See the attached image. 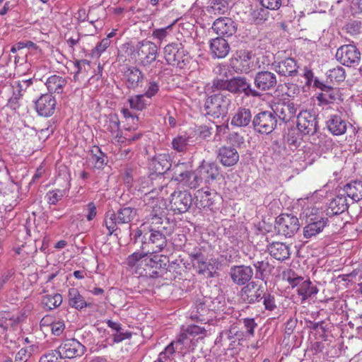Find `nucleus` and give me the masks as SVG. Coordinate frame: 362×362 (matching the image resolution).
I'll return each mask as SVG.
<instances>
[{
  "label": "nucleus",
  "instance_id": "39",
  "mask_svg": "<svg viewBox=\"0 0 362 362\" xmlns=\"http://www.w3.org/2000/svg\"><path fill=\"white\" fill-rule=\"evenodd\" d=\"M106 324L110 328L116 332L112 334V339L115 343H119L124 339L131 338L132 332H124L121 324L111 320H106Z\"/></svg>",
  "mask_w": 362,
  "mask_h": 362
},
{
  "label": "nucleus",
  "instance_id": "48",
  "mask_svg": "<svg viewBox=\"0 0 362 362\" xmlns=\"http://www.w3.org/2000/svg\"><path fill=\"white\" fill-rule=\"evenodd\" d=\"M195 196L197 200L199 202V207L208 208L214 204L213 199L211 197V193L208 190L204 191L203 189H199Z\"/></svg>",
  "mask_w": 362,
  "mask_h": 362
},
{
  "label": "nucleus",
  "instance_id": "8",
  "mask_svg": "<svg viewBox=\"0 0 362 362\" xmlns=\"http://www.w3.org/2000/svg\"><path fill=\"white\" fill-rule=\"evenodd\" d=\"M252 125L256 132L268 134L276 127L277 118L271 111L260 112L254 117Z\"/></svg>",
  "mask_w": 362,
  "mask_h": 362
},
{
  "label": "nucleus",
  "instance_id": "1",
  "mask_svg": "<svg viewBox=\"0 0 362 362\" xmlns=\"http://www.w3.org/2000/svg\"><path fill=\"white\" fill-rule=\"evenodd\" d=\"M152 254L142 250L129 255L126 259L128 269L139 276L157 278L158 276L157 269L161 266L160 257Z\"/></svg>",
  "mask_w": 362,
  "mask_h": 362
},
{
  "label": "nucleus",
  "instance_id": "30",
  "mask_svg": "<svg viewBox=\"0 0 362 362\" xmlns=\"http://www.w3.org/2000/svg\"><path fill=\"white\" fill-rule=\"evenodd\" d=\"M188 350L187 341H185L184 339H181L177 336L175 340L173 341L165 347V350L159 354L158 357L172 359L171 356L176 351L180 353H186Z\"/></svg>",
  "mask_w": 362,
  "mask_h": 362
},
{
  "label": "nucleus",
  "instance_id": "20",
  "mask_svg": "<svg viewBox=\"0 0 362 362\" xmlns=\"http://www.w3.org/2000/svg\"><path fill=\"white\" fill-rule=\"evenodd\" d=\"M212 29L218 35L230 37L236 33L237 25L231 18L221 17L214 22Z\"/></svg>",
  "mask_w": 362,
  "mask_h": 362
},
{
  "label": "nucleus",
  "instance_id": "37",
  "mask_svg": "<svg viewBox=\"0 0 362 362\" xmlns=\"http://www.w3.org/2000/svg\"><path fill=\"white\" fill-rule=\"evenodd\" d=\"M66 83V78L58 75H52L47 79L45 84L50 93H62Z\"/></svg>",
  "mask_w": 362,
  "mask_h": 362
},
{
  "label": "nucleus",
  "instance_id": "6",
  "mask_svg": "<svg viewBox=\"0 0 362 362\" xmlns=\"http://www.w3.org/2000/svg\"><path fill=\"white\" fill-rule=\"evenodd\" d=\"M164 58L172 66L183 69L189 63L188 52L180 42H172L163 49Z\"/></svg>",
  "mask_w": 362,
  "mask_h": 362
},
{
  "label": "nucleus",
  "instance_id": "11",
  "mask_svg": "<svg viewBox=\"0 0 362 362\" xmlns=\"http://www.w3.org/2000/svg\"><path fill=\"white\" fill-rule=\"evenodd\" d=\"M228 92L233 94H244L247 97H259L261 93L252 88L245 77L237 76L229 79Z\"/></svg>",
  "mask_w": 362,
  "mask_h": 362
},
{
  "label": "nucleus",
  "instance_id": "19",
  "mask_svg": "<svg viewBox=\"0 0 362 362\" xmlns=\"http://www.w3.org/2000/svg\"><path fill=\"white\" fill-rule=\"evenodd\" d=\"M233 282L238 286L245 285L253 276V269L250 266H233L229 272Z\"/></svg>",
  "mask_w": 362,
  "mask_h": 362
},
{
  "label": "nucleus",
  "instance_id": "52",
  "mask_svg": "<svg viewBox=\"0 0 362 362\" xmlns=\"http://www.w3.org/2000/svg\"><path fill=\"white\" fill-rule=\"evenodd\" d=\"M327 77L331 81H335L337 83L344 81L346 78L345 69L340 66H337V67L327 71Z\"/></svg>",
  "mask_w": 362,
  "mask_h": 362
},
{
  "label": "nucleus",
  "instance_id": "61",
  "mask_svg": "<svg viewBox=\"0 0 362 362\" xmlns=\"http://www.w3.org/2000/svg\"><path fill=\"white\" fill-rule=\"evenodd\" d=\"M173 25L174 23H172L165 28L153 30L152 32V37L161 42L163 40H165L167 36L169 35Z\"/></svg>",
  "mask_w": 362,
  "mask_h": 362
},
{
  "label": "nucleus",
  "instance_id": "59",
  "mask_svg": "<svg viewBox=\"0 0 362 362\" xmlns=\"http://www.w3.org/2000/svg\"><path fill=\"white\" fill-rule=\"evenodd\" d=\"M106 130L113 136L118 137L119 134V122L117 117H111L105 125Z\"/></svg>",
  "mask_w": 362,
  "mask_h": 362
},
{
  "label": "nucleus",
  "instance_id": "26",
  "mask_svg": "<svg viewBox=\"0 0 362 362\" xmlns=\"http://www.w3.org/2000/svg\"><path fill=\"white\" fill-rule=\"evenodd\" d=\"M328 222L327 218L315 217L310 218V222L303 228V235L305 238H311L320 233L327 226Z\"/></svg>",
  "mask_w": 362,
  "mask_h": 362
},
{
  "label": "nucleus",
  "instance_id": "31",
  "mask_svg": "<svg viewBox=\"0 0 362 362\" xmlns=\"http://www.w3.org/2000/svg\"><path fill=\"white\" fill-rule=\"evenodd\" d=\"M251 122H252V120L250 109L240 107L235 112L230 124L235 127H245L248 126Z\"/></svg>",
  "mask_w": 362,
  "mask_h": 362
},
{
  "label": "nucleus",
  "instance_id": "16",
  "mask_svg": "<svg viewBox=\"0 0 362 362\" xmlns=\"http://www.w3.org/2000/svg\"><path fill=\"white\" fill-rule=\"evenodd\" d=\"M277 84L276 76L269 71H258L254 77L255 90L259 91H267L274 89Z\"/></svg>",
  "mask_w": 362,
  "mask_h": 362
},
{
  "label": "nucleus",
  "instance_id": "5",
  "mask_svg": "<svg viewBox=\"0 0 362 362\" xmlns=\"http://www.w3.org/2000/svg\"><path fill=\"white\" fill-rule=\"evenodd\" d=\"M136 215V209L130 206L120 208L117 212L109 211L105 217V225L112 235L118 229V226L132 222Z\"/></svg>",
  "mask_w": 362,
  "mask_h": 362
},
{
  "label": "nucleus",
  "instance_id": "35",
  "mask_svg": "<svg viewBox=\"0 0 362 362\" xmlns=\"http://www.w3.org/2000/svg\"><path fill=\"white\" fill-rule=\"evenodd\" d=\"M68 300L69 305L76 310H81L90 305V303L85 300L83 296L81 295L78 290L76 288L69 289Z\"/></svg>",
  "mask_w": 362,
  "mask_h": 362
},
{
  "label": "nucleus",
  "instance_id": "29",
  "mask_svg": "<svg viewBox=\"0 0 362 362\" xmlns=\"http://www.w3.org/2000/svg\"><path fill=\"white\" fill-rule=\"evenodd\" d=\"M188 350L187 341H185L184 339H181L177 336L175 340L173 341L165 347V350L159 354L158 357L172 359L171 356L176 351L180 353H186Z\"/></svg>",
  "mask_w": 362,
  "mask_h": 362
},
{
  "label": "nucleus",
  "instance_id": "14",
  "mask_svg": "<svg viewBox=\"0 0 362 362\" xmlns=\"http://www.w3.org/2000/svg\"><path fill=\"white\" fill-rule=\"evenodd\" d=\"M62 358H74L82 356L86 351L85 346L76 339L64 340L57 348Z\"/></svg>",
  "mask_w": 362,
  "mask_h": 362
},
{
  "label": "nucleus",
  "instance_id": "10",
  "mask_svg": "<svg viewBox=\"0 0 362 362\" xmlns=\"http://www.w3.org/2000/svg\"><path fill=\"white\" fill-rule=\"evenodd\" d=\"M192 203V195L187 190H175L170 194V209L175 213L182 214L187 211Z\"/></svg>",
  "mask_w": 362,
  "mask_h": 362
},
{
  "label": "nucleus",
  "instance_id": "44",
  "mask_svg": "<svg viewBox=\"0 0 362 362\" xmlns=\"http://www.w3.org/2000/svg\"><path fill=\"white\" fill-rule=\"evenodd\" d=\"M323 87V92L317 97L319 100L328 104L339 98V91L338 89L334 88L329 86Z\"/></svg>",
  "mask_w": 362,
  "mask_h": 362
},
{
  "label": "nucleus",
  "instance_id": "32",
  "mask_svg": "<svg viewBox=\"0 0 362 362\" xmlns=\"http://www.w3.org/2000/svg\"><path fill=\"white\" fill-rule=\"evenodd\" d=\"M168 158L169 156L167 154L156 156L150 163V168L158 175H163L172 168Z\"/></svg>",
  "mask_w": 362,
  "mask_h": 362
},
{
  "label": "nucleus",
  "instance_id": "55",
  "mask_svg": "<svg viewBox=\"0 0 362 362\" xmlns=\"http://www.w3.org/2000/svg\"><path fill=\"white\" fill-rule=\"evenodd\" d=\"M250 59L251 57L250 54L245 52L240 54L238 58H235V62L240 64L238 70L243 73H248L250 70Z\"/></svg>",
  "mask_w": 362,
  "mask_h": 362
},
{
  "label": "nucleus",
  "instance_id": "45",
  "mask_svg": "<svg viewBox=\"0 0 362 362\" xmlns=\"http://www.w3.org/2000/svg\"><path fill=\"white\" fill-rule=\"evenodd\" d=\"M62 296L59 293L44 296L42 298L43 307L47 310H52L59 307L62 303Z\"/></svg>",
  "mask_w": 362,
  "mask_h": 362
},
{
  "label": "nucleus",
  "instance_id": "58",
  "mask_svg": "<svg viewBox=\"0 0 362 362\" xmlns=\"http://www.w3.org/2000/svg\"><path fill=\"white\" fill-rule=\"evenodd\" d=\"M90 160L93 164L94 168L97 169H102L107 164L105 154L99 148H98L97 153L91 155Z\"/></svg>",
  "mask_w": 362,
  "mask_h": 362
},
{
  "label": "nucleus",
  "instance_id": "43",
  "mask_svg": "<svg viewBox=\"0 0 362 362\" xmlns=\"http://www.w3.org/2000/svg\"><path fill=\"white\" fill-rule=\"evenodd\" d=\"M253 259L252 264L256 269V276L259 279H263L267 274L270 272V265L267 259L260 258L255 259V256L252 258Z\"/></svg>",
  "mask_w": 362,
  "mask_h": 362
},
{
  "label": "nucleus",
  "instance_id": "13",
  "mask_svg": "<svg viewBox=\"0 0 362 362\" xmlns=\"http://www.w3.org/2000/svg\"><path fill=\"white\" fill-rule=\"evenodd\" d=\"M265 287L255 281L247 284L240 291V298L243 302L254 304L264 297Z\"/></svg>",
  "mask_w": 362,
  "mask_h": 362
},
{
  "label": "nucleus",
  "instance_id": "41",
  "mask_svg": "<svg viewBox=\"0 0 362 362\" xmlns=\"http://www.w3.org/2000/svg\"><path fill=\"white\" fill-rule=\"evenodd\" d=\"M191 170L190 166L186 163H178L171 168L173 179L180 183L187 177Z\"/></svg>",
  "mask_w": 362,
  "mask_h": 362
},
{
  "label": "nucleus",
  "instance_id": "17",
  "mask_svg": "<svg viewBox=\"0 0 362 362\" xmlns=\"http://www.w3.org/2000/svg\"><path fill=\"white\" fill-rule=\"evenodd\" d=\"M202 183L204 182L209 187L220 175L219 168L216 163L203 160L197 168Z\"/></svg>",
  "mask_w": 362,
  "mask_h": 362
},
{
  "label": "nucleus",
  "instance_id": "7",
  "mask_svg": "<svg viewBox=\"0 0 362 362\" xmlns=\"http://www.w3.org/2000/svg\"><path fill=\"white\" fill-rule=\"evenodd\" d=\"M275 228L279 234L287 238L293 236L300 228V223L297 216L282 214L276 219Z\"/></svg>",
  "mask_w": 362,
  "mask_h": 362
},
{
  "label": "nucleus",
  "instance_id": "50",
  "mask_svg": "<svg viewBox=\"0 0 362 362\" xmlns=\"http://www.w3.org/2000/svg\"><path fill=\"white\" fill-rule=\"evenodd\" d=\"M219 71H225V73L221 77H217L213 80L212 88L216 90H229V79H225L227 77V71L225 66L218 67Z\"/></svg>",
  "mask_w": 362,
  "mask_h": 362
},
{
  "label": "nucleus",
  "instance_id": "27",
  "mask_svg": "<svg viewBox=\"0 0 362 362\" xmlns=\"http://www.w3.org/2000/svg\"><path fill=\"white\" fill-rule=\"evenodd\" d=\"M218 158L223 165L230 167L238 163L239 154L233 147L222 146L218 151Z\"/></svg>",
  "mask_w": 362,
  "mask_h": 362
},
{
  "label": "nucleus",
  "instance_id": "56",
  "mask_svg": "<svg viewBox=\"0 0 362 362\" xmlns=\"http://www.w3.org/2000/svg\"><path fill=\"white\" fill-rule=\"evenodd\" d=\"M251 16L255 23L259 24L267 19L269 16V12L267 8L262 6L253 9L251 13Z\"/></svg>",
  "mask_w": 362,
  "mask_h": 362
},
{
  "label": "nucleus",
  "instance_id": "28",
  "mask_svg": "<svg viewBox=\"0 0 362 362\" xmlns=\"http://www.w3.org/2000/svg\"><path fill=\"white\" fill-rule=\"evenodd\" d=\"M267 250L272 257L279 261L287 259L291 255L290 246L281 242L271 243Z\"/></svg>",
  "mask_w": 362,
  "mask_h": 362
},
{
  "label": "nucleus",
  "instance_id": "62",
  "mask_svg": "<svg viewBox=\"0 0 362 362\" xmlns=\"http://www.w3.org/2000/svg\"><path fill=\"white\" fill-rule=\"evenodd\" d=\"M62 358L59 354V351L56 349L42 355L39 362H59V360Z\"/></svg>",
  "mask_w": 362,
  "mask_h": 362
},
{
  "label": "nucleus",
  "instance_id": "38",
  "mask_svg": "<svg viewBox=\"0 0 362 362\" xmlns=\"http://www.w3.org/2000/svg\"><path fill=\"white\" fill-rule=\"evenodd\" d=\"M344 191L354 202H359L362 199V181L355 180L346 184Z\"/></svg>",
  "mask_w": 362,
  "mask_h": 362
},
{
  "label": "nucleus",
  "instance_id": "2",
  "mask_svg": "<svg viewBox=\"0 0 362 362\" xmlns=\"http://www.w3.org/2000/svg\"><path fill=\"white\" fill-rule=\"evenodd\" d=\"M168 224V222L146 224L144 227H148V232L143 235L141 250L151 253L162 251L167 245L166 235L170 232L168 231L166 225Z\"/></svg>",
  "mask_w": 362,
  "mask_h": 362
},
{
  "label": "nucleus",
  "instance_id": "24",
  "mask_svg": "<svg viewBox=\"0 0 362 362\" xmlns=\"http://www.w3.org/2000/svg\"><path fill=\"white\" fill-rule=\"evenodd\" d=\"M209 47L212 57L218 59L225 58L230 49L228 41L220 37L211 40Z\"/></svg>",
  "mask_w": 362,
  "mask_h": 362
},
{
  "label": "nucleus",
  "instance_id": "53",
  "mask_svg": "<svg viewBox=\"0 0 362 362\" xmlns=\"http://www.w3.org/2000/svg\"><path fill=\"white\" fill-rule=\"evenodd\" d=\"M199 173L197 170L192 171L189 170L187 177L182 181V184L190 189L197 188L202 183L200 177H199Z\"/></svg>",
  "mask_w": 362,
  "mask_h": 362
},
{
  "label": "nucleus",
  "instance_id": "40",
  "mask_svg": "<svg viewBox=\"0 0 362 362\" xmlns=\"http://www.w3.org/2000/svg\"><path fill=\"white\" fill-rule=\"evenodd\" d=\"M209 311V308L206 305V302L199 300L196 302L192 310L190 318L199 322L208 321L209 320L205 318V316L208 314Z\"/></svg>",
  "mask_w": 362,
  "mask_h": 362
},
{
  "label": "nucleus",
  "instance_id": "15",
  "mask_svg": "<svg viewBox=\"0 0 362 362\" xmlns=\"http://www.w3.org/2000/svg\"><path fill=\"white\" fill-rule=\"evenodd\" d=\"M207 335V330L204 327L197 325H189L182 326L178 337L185 341H187V348L189 349L193 348L194 343L193 342L194 337L198 339H204Z\"/></svg>",
  "mask_w": 362,
  "mask_h": 362
},
{
  "label": "nucleus",
  "instance_id": "3",
  "mask_svg": "<svg viewBox=\"0 0 362 362\" xmlns=\"http://www.w3.org/2000/svg\"><path fill=\"white\" fill-rule=\"evenodd\" d=\"M158 54V46L153 42L144 40L130 49L131 58L139 60L141 66H146L156 61Z\"/></svg>",
  "mask_w": 362,
  "mask_h": 362
},
{
  "label": "nucleus",
  "instance_id": "12",
  "mask_svg": "<svg viewBox=\"0 0 362 362\" xmlns=\"http://www.w3.org/2000/svg\"><path fill=\"white\" fill-rule=\"evenodd\" d=\"M297 127L304 134L313 135L318 129L316 115L308 110L300 112L297 117Z\"/></svg>",
  "mask_w": 362,
  "mask_h": 362
},
{
  "label": "nucleus",
  "instance_id": "33",
  "mask_svg": "<svg viewBox=\"0 0 362 362\" xmlns=\"http://www.w3.org/2000/svg\"><path fill=\"white\" fill-rule=\"evenodd\" d=\"M348 209L346 197L344 195H338L334 198L329 203L327 210V215L334 216L341 214Z\"/></svg>",
  "mask_w": 362,
  "mask_h": 362
},
{
  "label": "nucleus",
  "instance_id": "18",
  "mask_svg": "<svg viewBox=\"0 0 362 362\" xmlns=\"http://www.w3.org/2000/svg\"><path fill=\"white\" fill-rule=\"evenodd\" d=\"M57 102L51 94L42 95L35 103V107L40 116L48 117L55 111Z\"/></svg>",
  "mask_w": 362,
  "mask_h": 362
},
{
  "label": "nucleus",
  "instance_id": "36",
  "mask_svg": "<svg viewBox=\"0 0 362 362\" xmlns=\"http://www.w3.org/2000/svg\"><path fill=\"white\" fill-rule=\"evenodd\" d=\"M237 332L235 328L222 331L216 339V344L225 346L228 349H233L235 342Z\"/></svg>",
  "mask_w": 362,
  "mask_h": 362
},
{
  "label": "nucleus",
  "instance_id": "42",
  "mask_svg": "<svg viewBox=\"0 0 362 362\" xmlns=\"http://www.w3.org/2000/svg\"><path fill=\"white\" fill-rule=\"evenodd\" d=\"M298 294L302 297V300L304 301L309 298L315 296L318 289L315 286H313L310 280H305L301 282L300 286L297 290Z\"/></svg>",
  "mask_w": 362,
  "mask_h": 362
},
{
  "label": "nucleus",
  "instance_id": "49",
  "mask_svg": "<svg viewBox=\"0 0 362 362\" xmlns=\"http://www.w3.org/2000/svg\"><path fill=\"white\" fill-rule=\"evenodd\" d=\"M229 2L230 0H213L208 11L215 15L224 14L228 10Z\"/></svg>",
  "mask_w": 362,
  "mask_h": 362
},
{
  "label": "nucleus",
  "instance_id": "23",
  "mask_svg": "<svg viewBox=\"0 0 362 362\" xmlns=\"http://www.w3.org/2000/svg\"><path fill=\"white\" fill-rule=\"evenodd\" d=\"M348 124V122L338 114L329 115L326 122L329 132L335 136L344 134L346 132Z\"/></svg>",
  "mask_w": 362,
  "mask_h": 362
},
{
  "label": "nucleus",
  "instance_id": "25",
  "mask_svg": "<svg viewBox=\"0 0 362 362\" xmlns=\"http://www.w3.org/2000/svg\"><path fill=\"white\" fill-rule=\"evenodd\" d=\"M146 204L148 210H151V218L149 223H164L165 207L163 200L160 198H153Z\"/></svg>",
  "mask_w": 362,
  "mask_h": 362
},
{
  "label": "nucleus",
  "instance_id": "34",
  "mask_svg": "<svg viewBox=\"0 0 362 362\" xmlns=\"http://www.w3.org/2000/svg\"><path fill=\"white\" fill-rule=\"evenodd\" d=\"M124 77L127 82V86L130 88H136L139 86L144 79V74L137 67H128L124 71Z\"/></svg>",
  "mask_w": 362,
  "mask_h": 362
},
{
  "label": "nucleus",
  "instance_id": "46",
  "mask_svg": "<svg viewBox=\"0 0 362 362\" xmlns=\"http://www.w3.org/2000/svg\"><path fill=\"white\" fill-rule=\"evenodd\" d=\"M190 137L187 135H179L175 137L172 142V148L178 153H185L189 145Z\"/></svg>",
  "mask_w": 362,
  "mask_h": 362
},
{
  "label": "nucleus",
  "instance_id": "63",
  "mask_svg": "<svg viewBox=\"0 0 362 362\" xmlns=\"http://www.w3.org/2000/svg\"><path fill=\"white\" fill-rule=\"evenodd\" d=\"M262 299L266 310L273 311L276 308L275 297L271 293L264 292Z\"/></svg>",
  "mask_w": 362,
  "mask_h": 362
},
{
  "label": "nucleus",
  "instance_id": "47",
  "mask_svg": "<svg viewBox=\"0 0 362 362\" xmlns=\"http://www.w3.org/2000/svg\"><path fill=\"white\" fill-rule=\"evenodd\" d=\"M145 97L146 96L144 95V94L131 96L128 99L131 109L137 111H142L143 110L146 109V107L149 105V103L145 99Z\"/></svg>",
  "mask_w": 362,
  "mask_h": 362
},
{
  "label": "nucleus",
  "instance_id": "64",
  "mask_svg": "<svg viewBox=\"0 0 362 362\" xmlns=\"http://www.w3.org/2000/svg\"><path fill=\"white\" fill-rule=\"evenodd\" d=\"M159 90V85L158 82L155 81H149L147 84V89L144 93V95L147 98H151L154 96Z\"/></svg>",
  "mask_w": 362,
  "mask_h": 362
},
{
  "label": "nucleus",
  "instance_id": "60",
  "mask_svg": "<svg viewBox=\"0 0 362 362\" xmlns=\"http://www.w3.org/2000/svg\"><path fill=\"white\" fill-rule=\"evenodd\" d=\"M110 40L108 38L103 39L94 49L91 51V56L93 57H100L106 49L110 45Z\"/></svg>",
  "mask_w": 362,
  "mask_h": 362
},
{
  "label": "nucleus",
  "instance_id": "54",
  "mask_svg": "<svg viewBox=\"0 0 362 362\" xmlns=\"http://www.w3.org/2000/svg\"><path fill=\"white\" fill-rule=\"evenodd\" d=\"M66 194L64 189H55L46 193L45 199L49 204L55 205Z\"/></svg>",
  "mask_w": 362,
  "mask_h": 362
},
{
  "label": "nucleus",
  "instance_id": "21",
  "mask_svg": "<svg viewBox=\"0 0 362 362\" xmlns=\"http://www.w3.org/2000/svg\"><path fill=\"white\" fill-rule=\"evenodd\" d=\"M273 110L276 117L284 122H288L296 116L298 105L291 101L281 102L276 104Z\"/></svg>",
  "mask_w": 362,
  "mask_h": 362
},
{
  "label": "nucleus",
  "instance_id": "51",
  "mask_svg": "<svg viewBox=\"0 0 362 362\" xmlns=\"http://www.w3.org/2000/svg\"><path fill=\"white\" fill-rule=\"evenodd\" d=\"M77 71L74 76V80H79L80 78H85L86 73L90 69V62L86 59L77 60L75 62Z\"/></svg>",
  "mask_w": 362,
  "mask_h": 362
},
{
  "label": "nucleus",
  "instance_id": "22",
  "mask_svg": "<svg viewBox=\"0 0 362 362\" xmlns=\"http://www.w3.org/2000/svg\"><path fill=\"white\" fill-rule=\"evenodd\" d=\"M274 69L276 73L284 76H295L298 74V66L295 59L285 58L280 62L273 63Z\"/></svg>",
  "mask_w": 362,
  "mask_h": 362
},
{
  "label": "nucleus",
  "instance_id": "9",
  "mask_svg": "<svg viewBox=\"0 0 362 362\" xmlns=\"http://www.w3.org/2000/svg\"><path fill=\"white\" fill-rule=\"evenodd\" d=\"M335 56L338 62L346 66H355L359 64L361 59V52L353 45L341 46Z\"/></svg>",
  "mask_w": 362,
  "mask_h": 362
},
{
  "label": "nucleus",
  "instance_id": "57",
  "mask_svg": "<svg viewBox=\"0 0 362 362\" xmlns=\"http://www.w3.org/2000/svg\"><path fill=\"white\" fill-rule=\"evenodd\" d=\"M193 266L197 269L198 274L211 276V272L209 269V264L206 262V258L204 256L200 260L194 262Z\"/></svg>",
  "mask_w": 362,
  "mask_h": 362
},
{
  "label": "nucleus",
  "instance_id": "4",
  "mask_svg": "<svg viewBox=\"0 0 362 362\" xmlns=\"http://www.w3.org/2000/svg\"><path fill=\"white\" fill-rule=\"evenodd\" d=\"M231 104L230 95L223 93H214L209 96L204 103L205 114L214 118L224 117L228 113Z\"/></svg>",
  "mask_w": 362,
  "mask_h": 362
}]
</instances>
